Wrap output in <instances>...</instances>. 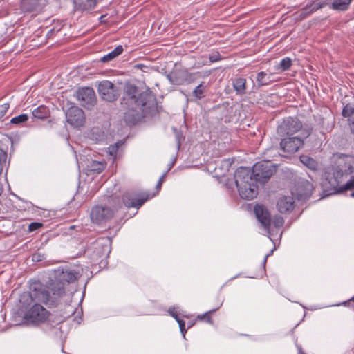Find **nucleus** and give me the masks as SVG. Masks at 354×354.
Wrapping results in <instances>:
<instances>
[{"label":"nucleus","mask_w":354,"mask_h":354,"mask_svg":"<svg viewBox=\"0 0 354 354\" xmlns=\"http://www.w3.org/2000/svg\"><path fill=\"white\" fill-rule=\"evenodd\" d=\"M2 192H3V187L1 185H0V196L1 195Z\"/></svg>","instance_id":"51"},{"label":"nucleus","mask_w":354,"mask_h":354,"mask_svg":"<svg viewBox=\"0 0 354 354\" xmlns=\"http://www.w3.org/2000/svg\"><path fill=\"white\" fill-rule=\"evenodd\" d=\"M335 165L333 170L337 176L346 178L354 173V156L336 153L333 154Z\"/></svg>","instance_id":"5"},{"label":"nucleus","mask_w":354,"mask_h":354,"mask_svg":"<svg viewBox=\"0 0 354 354\" xmlns=\"http://www.w3.org/2000/svg\"><path fill=\"white\" fill-rule=\"evenodd\" d=\"M292 64V59L290 57H285L282 59L277 66V69L281 71L288 70Z\"/></svg>","instance_id":"31"},{"label":"nucleus","mask_w":354,"mask_h":354,"mask_svg":"<svg viewBox=\"0 0 354 354\" xmlns=\"http://www.w3.org/2000/svg\"><path fill=\"white\" fill-rule=\"evenodd\" d=\"M351 196L354 198V192L351 194Z\"/></svg>","instance_id":"53"},{"label":"nucleus","mask_w":354,"mask_h":354,"mask_svg":"<svg viewBox=\"0 0 354 354\" xmlns=\"http://www.w3.org/2000/svg\"><path fill=\"white\" fill-rule=\"evenodd\" d=\"M65 293V288L61 282H51L49 285H45L39 280H34L30 283L29 292L21 295L19 301L24 307L35 303L52 308L57 306Z\"/></svg>","instance_id":"3"},{"label":"nucleus","mask_w":354,"mask_h":354,"mask_svg":"<svg viewBox=\"0 0 354 354\" xmlns=\"http://www.w3.org/2000/svg\"><path fill=\"white\" fill-rule=\"evenodd\" d=\"M105 166L103 163L97 161H93L91 165V170L92 171H97V173L102 172Z\"/></svg>","instance_id":"36"},{"label":"nucleus","mask_w":354,"mask_h":354,"mask_svg":"<svg viewBox=\"0 0 354 354\" xmlns=\"http://www.w3.org/2000/svg\"><path fill=\"white\" fill-rule=\"evenodd\" d=\"M110 252V250L108 245H101L97 243L96 247L93 253L92 259L95 263H100L101 261H98V258L95 257H98L99 258L105 259L109 256V253Z\"/></svg>","instance_id":"21"},{"label":"nucleus","mask_w":354,"mask_h":354,"mask_svg":"<svg viewBox=\"0 0 354 354\" xmlns=\"http://www.w3.org/2000/svg\"><path fill=\"white\" fill-rule=\"evenodd\" d=\"M68 308H70L71 310H69V313L67 315H63L64 319L70 317L75 313V308L73 306H68Z\"/></svg>","instance_id":"44"},{"label":"nucleus","mask_w":354,"mask_h":354,"mask_svg":"<svg viewBox=\"0 0 354 354\" xmlns=\"http://www.w3.org/2000/svg\"><path fill=\"white\" fill-rule=\"evenodd\" d=\"M344 178L337 176L336 171L333 170L332 175H328L322 183L323 192L326 196L340 193L341 183Z\"/></svg>","instance_id":"10"},{"label":"nucleus","mask_w":354,"mask_h":354,"mask_svg":"<svg viewBox=\"0 0 354 354\" xmlns=\"http://www.w3.org/2000/svg\"><path fill=\"white\" fill-rule=\"evenodd\" d=\"M268 255H266V256L265 257V258H264V261H263V263H264V265H265V264H266V261H267V258H268Z\"/></svg>","instance_id":"52"},{"label":"nucleus","mask_w":354,"mask_h":354,"mask_svg":"<svg viewBox=\"0 0 354 354\" xmlns=\"http://www.w3.org/2000/svg\"><path fill=\"white\" fill-rule=\"evenodd\" d=\"M281 138L280 149L284 152L293 154L303 147L304 142L303 138L298 136H286Z\"/></svg>","instance_id":"13"},{"label":"nucleus","mask_w":354,"mask_h":354,"mask_svg":"<svg viewBox=\"0 0 354 354\" xmlns=\"http://www.w3.org/2000/svg\"><path fill=\"white\" fill-rule=\"evenodd\" d=\"M316 0H310L306 5L299 11V16L301 19H306L319 9H322Z\"/></svg>","instance_id":"16"},{"label":"nucleus","mask_w":354,"mask_h":354,"mask_svg":"<svg viewBox=\"0 0 354 354\" xmlns=\"http://www.w3.org/2000/svg\"><path fill=\"white\" fill-rule=\"evenodd\" d=\"M123 50H124V49H123L122 46L119 45L116 48H115V49L113 50H112L111 52L109 53L107 55L102 57L101 58V61L102 62H109V61L113 59L114 58H115L116 57H118V55H121L122 53Z\"/></svg>","instance_id":"27"},{"label":"nucleus","mask_w":354,"mask_h":354,"mask_svg":"<svg viewBox=\"0 0 354 354\" xmlns=\"http://www.w3.org/2000/svg\"><path fill=\"white\" fill-rule=\"evenodd\" d=\"M120 106L123 120L129 126L136 125L160 111L156 96L149 87L144 89L129 82L124 85Z\"/></svg>","instance_id":"1"},{"label":"nucleus","mask_w":354,"mask_h":354,"mask_svg":"<svg viewBox=\"0 0 354 354\" xmlns=\"http://www.w3.org/2000/svg\"><path fill=\"white\" fill-rule=\"evenodd\" d=\"M24 314V319L35 326L45 323L49 318L50 313L40 304H32Z\"/></svg>","instance_id":"6"},{"label":"nucleus","mask_w":354,"mask_h":354,"mask_svg":"<svg viewBox=\"0 0 354 354\" xmlns=\"http://www.w3.org/2000/svg\"><path fill=\"white\" fill-rule=\"evenodd\" d=\"M277 207L281 213H287L291 212L295 207V201L290 196L280 197L277 201Z\"/></svg>","instance_id":"17"},{"label":"nucleus","mask_w":354,"mask_h":354,"mask_svg":"<svg viewBox=\"0 0 354 354\" xmlns=\"http://www.w3.org/2000/svg\"><path fill=\"white\" fill-rule=\"evenodd\" d=\"M351 302L354 303V296L353 297H351L350 299H348V301L342 303V304L344 305V306H349Z\"/></svg>","instance_id":"46"},{"label":"nucleus","mask_w":354,"mask_h":354,"mask_svg":"<svg viewBox=\"0 0 354 354\" xmlns=\"http://www.w3.org/2000/svg\"><path fill=\"white\" fill-rule=\"evenodd\" d=\"M64 321V319H61L59 321V323L62 322Z\"/></svg>","instance_id":"55"},{"label":"nucleus","mask_w":354,"mask_h":354,"mask_svg":"<svg viewBox=\"0 0 354 354\" xmlns=\"http://www.w3.org/2000/svg\"><path fill=\"white\" fill-rule=\"evenodd\" d=\"M256 81L259 88L263 86H267L271 82L270 76L264 71H261L257 73Z\"/></svg>","instance_id":"28"},{"label":"nucleus","mask_w":354,"mask_h":354,"mask_svg":"<svg viewBox=\"0 0 354 354\" xmlns=\"http://www.w3.org/2000/svg\"><path fill=\"white\" fill-rule=\"evenodd\" d=\"M254 213L261 225L266 229L269 228L271 223V219L270 213L264 205L259 204L256 205L254 206Z\"/></svg>","instance_id":"15"},{"label":"nucleus","mask_w":354,"mask_h":354,"mask_svg":"<svg viewBox=\"0 0 354 354\" xmlns=\"http://www.w3.org/2000/svg\"><path fill=\"white\" fill-rule=\"evenodd\" d=\"M67 122L73 127H80L85 122L84 113L82 109L76 106H71L66 113Z\"/></svg>","instance_id":"14"},{"label":"nucleus","mask_w":354,"mask_h":354,"mask_svg":"<svg viewBox=\"0 0 354 354\" xmlns=\"http://www.w3.org/2000/svg\"><path fill=\"white\" fill-rule=\"evenodd\" d=\"M112 209L107 206L96 205L92 209L90 217L93 223L102 224L112 219L115 212L121 207V205L113 206Z\"/></svg>","instance_id":"7"},{"label":"nucleus","mask_w":354,"mask_h":354,"mask_svg":"<svg viewBox=\"0 0 354 354\" xmlns=\"http://www.w3.org/2000/svg\"><path fill=\"white\" fill-rule=\"evenodd\" d=\"M79 277V273L75 270L66 269L62 270L61 273L59 274V279L55 280L54 282H61L64 288L65 283H71L75 282Z\"/></svg>","instance_id":"18"},{"label":"nucleus","mask_w":354,"mask_h":354,"mask_svg":"<svg viewBox=\"0 0 354 354\" xmlns=\"http://www.w3.org/2000/svg\"><path fill=\"white\" fill-rule=\"evenodd\" d=\"M168 312L176 321L180 319L176 308H169Z\"/></svg>","instance_id":"41"},{"label":"nucleus","mask_w":354,"mask_h":354,"mask_svg":"<svg viewBox=\"0 0 354 354\" xmlns=\"http://www.w3.org/2000/svg\"><path fill=\"white\" fill-rule=\"evenodd\" d=\"M166 175H167V172L164 173L161 176V177L159 178L158 182V183L156 185V189H158V191H159L161 189L162 185V183H163V182L165 180Z\"/></svg>","instance_id":"43"},{"label":"nucleus","mask_w":354,"mask_h":354,"mask_svg":"<svg viewBox=\"0 0 354 354\" xmlns=\"http://www.w3.org/2000/svg\"><path fill=\"white\" fill-rule=\"evenodd\" d=\"M300 130H301L302 138H307L310 135L313 128L309 127L302 129V123L298 118L288 117L278 126L277 132L281 137H284L292 136Z\"/></svg>","instance_id":"4"},{"label":"nucleus","mask_w":354,"mask_h":354,"mask_svg":"<svg viewBox=\"0 0 354 354\" xmlns=\"http://www.w3.org/2000/svg\"><path fill=\"white\" fill-rule=\"evenodd\" d=\"M283 223H284V220L281 216H276L272 220V224L277 227H282Z\"/></svg>","instance_id":"39"},{"label":"nucleus","mask_w":354,"mask_h":354,"mask_svg":"<svg viewBox=\"0 0 354 354\" xmlns=\"http://www.w3.org/2000/svg\"><path fill=\"white\" fill-rule=\"evenodd\" d=\"M195 324V321H190L187 323V328H192Z\"/></svg>","instance_id":"48"},{"label":"nucleus","mask_w":354,"mask_h":354,"mask_svg":"<svg viewBox=\"0 0 354 354\" xmlns=\"http://www.w3.org/2000/svg\"><path fill=\"white\" fill-rule=\"evenodd\" d=\"M97 91L100 97L108 102H115L120 95V91L113 82L102 80L98 83Z\"/></svg>","instance_id":"8"},{"label":"nucleus","mask_w":354,"mask_h":354,"mask_svg":"<svg viewBox=\"0 0 354 354\" xmlns=\"http://www.w3.org/2000/svg\"><path fill=\"white\" fill-rule=\"evenodd\" d=\"M353 0H333L331 9L337 11H346Z\"/></svg>","instance_id":"25"},{"label":"nucleus","mask_w":354,"mask_h":354,"mask_svg":"<svg viewBox=\"0 0 354 354\" xmlns=\"http://www.w3.org/2000/svg\"><path fill=\"white\" fill-rule=\"evenodd\" d=\"M317 3L321 5L320 7L323 8L325 6H328L331 9L333 0H316Z\"/></svg>","instance_id":"42"},{"label":"nucleus","mask_w":354,"mask_h":354,"mask_svg":"<svg viewBox=\"0 0 354 354\" xmlns=\"http://www.w3.org/2000/svg\"><path fill=\"white\" fill-rule=\"evenodd\" d=\"M147 193L143 192H127L122 197L123 204L127 207L139 209L150 198Z\"/></svg>","instance_id":"9"},{"label":"nucleus","mask_w":354,"mask_h":354,"mask_svg":"<svg viewBox=\"0 0 354 354\" xmlns=\"http://www.w3.org/2000/svg\"><path fill=\"white\" fill-rule=\"evenodd\" d=\"M299 159L300 161L310 169L313 171L317 170L318 163L313 158L306 155H301Z\"/></svg>","instance_id":"26"},{"label":"nucleus","mask_w":354,"mask_h":354,"mask_svg":"<svg viewBox=\"0 0 354 354\" xmlns=\"http://www.w3.org/2000/svg\"><path fill=\"white\" fill-rule=\"evenodd\" d=\"M116 200L119 201V198H118V197H113V198H111V201L113 202H115Z\"/></svg>","instance_id":"50"},{"label":"nucleus","mask_w":354,"mask_h":354,"mask_svg":"<svg viewBox=\"0 0 354 354\" xmlns=\"http://www.w3.org/2000/svg\"><path fill=\"white\" fill-rule=\"evenodd\" d=\"M276 172V167L270 161L258 162L250 169L239 167L234 174L236 185L242 198L251 200L258 194L257 183L264 184Z\"/></svg>","instance_id":"2"},{"label":"nucleus","mask_w":354,"mask_h":354,"mask_svg":"<svg viewBox=\"0 0 354 354\" xmlns=\"http://www.w3.org/2000/svg\"><path fill=\"white\" fill-rule=\"evenodd\" d=\"M219 308H220V306L217 307L215 309L210 310L203 314L198 315L196 318V321H204L207 323L212 324L214 322L212 318V315L214 312H216Z\"/></svg>","instance_id":"29"},{"label":"nucleus","mask_w":354,"mask_h":354,"mask_svg":"<svg viewBox=\"0 0 354 354\" xmlns=\"http://www.w3.org/2000/svg\"><path fill=\"white\" fill-rule=\"evenodd\" d=\"M222 59V56L217 51L210 54L209 56V59L212 63L221 61Z\"/></svg>","instance_id":"38"},{"label":"nucleus","mask_w":354,"mask_h":354,"mask_svg":"<svg viewBox=\"0 0 354 354\" xmlns=\"http://www.w3.org/2000/svg\"><path fill=\"white\" fill-rule=\"evenodd\" d=\"M180 332H181L183 336L185 337V334L187 333V329L185 327V328H180Z\"/></svg>","instance_id":"49"},{"label":"nucleus","mask_w":354,"mask_h":354,"mask_svg":"<svg viewBox=\"0 0 354 354\" xmlns=\"http://www.w3.org/2000/svg\"><path fill=\"white\" fill-rule=\"evenodd\" d=\"M75 97L80 104L87 109L93 106L97 102L94 89L88 86L79 88L76 91Z\"/></svg>","instance_id":"12"},{"label":"nucleus","mask_w":354,"mask_h":354,"mask_svg":"<svg viewBox=\"0 0 354 354\" xmlns=\"http://www.w3.org/2000/svg\"><path fill=\"white\" fill-rule=\"evenodd\" d=\"M342 115L348 118L351 132L354 134V106L351 104H346L342 109Z\"/></svg>","instance_id":"20"},{"label":"nucleus","mask_w":354,"mask_h":354,"mask_svg":"<svg viewBox=\"0 0 354 354\" xmlns=\"http://www.w3.org/2000/svg\"><path fill=\"white\" fill-rule=\"evenodd\" d=\"M354 189V177H351L348 181L346 182L344 185H342L340 188V193L346 191V190H352Z\"/></svg>","instance_id":"34"},{"label":"nucleus","mask_w":354,"mask_h":354,"mask_svg":"<svg viewBox=\"0 0 354 354\" xmlns=\"http://www.w3.org/2000/svg\"><path fill=\"white\" fill-rule=\"evenodd\" d=\"M74 8L80 12L90 11L98 3V0H73Z\"/></svg>","instance_id":"19"},{"label":"nucleus","mask_w":354,"mask_h":354,"mask_svg":"<svg viewBox=\"0 0 354 354\" xmlns=\"http://www.w3.org/2000/svg\"><path fill=\"white\" fill-rule=\"evenodd\" d=\"M28 120V116L27 114L23 113L18 116L14 117L11 119L10 123L12 124H21L26 122Z\"/></svg>","instance_id":"32"},{"label":"nucleus","mask_w":354,"mask_h":354,"mask_svg":"<svg viewBox=\"0 0 354 354\" xmlns=\"http://www.w3.org/2000/svg\"><path fill=\"white\" fill-rule=\"evenodd\" d=\"M10 108L9 103H4L0 105V118L5 115Z\"/></svg>","instance_id":"40"},{"label":"nucleus","mask_w":354,"mask_h":354,"mask_svg":"<svg viewBox=\"0 0 354 354\" xmlns=\"http://www.w3.org/2000/svg\"><path fill=\"white\" fill-rule=\"evenodd\" d=\"M314 187L308 180L299 178L292 191V194L299 201H306L312 195Z\"/></svg>","instance_id":"11"},{"label":"nucleus","mask_w":354,"mask_h":354,"mask_svg":"<svg viewBox=\"0 0 354 354\" xmlns=\"http://www.w3.org/2000/svg\"><path fill=\"white\" fill-rule=\"evenodd\" d=\"M134 67L137 69H142V68L145 67V66L142 64H137Z\"/></svg>","instance_id":"47"},{"label":"nucleus","mask_w":354,"mask_h":354,"mask_svg":"<svg viewBox=\"0 0 354 354\" xmlns=\"http://www.w3.org/2000/svg\"><path fill=\"white\" fill-rule=\"evenodd\" d=\"M48 110L45 106H40L35 109L32 111L34 118L38 119H45L48 117Z\"/></svg>","instance_id":"30"},{"label":"nucleus","mask_w":354,"mask_h":354,"mask_svg":"<svg viewBox=\"0 0 354 354\" xmlns=\"http://www.w3.org/2000/svg\"><path fill=\"white\" fill-rule=\"evenodd\" d=\"M7 160V152L0 147V175L1 174L3 167L6 165Z\"/></svg>","instance_id":"33"},{"label":"nucleus","mask_w":354,"mask_h":354,"mask_svg":"<svg viewBox=\"0 0 354 354\" xmlns=\"http://www.w3.org/2000/svg\"><path fill=\"white\" fill-rule=\"evenodd\" d=\"M172 167H173V164H171V166H169L168 170L171 169Z\"/></svg>","instance_id":"54"},{"label":"nucleus","mask_w":354,"mask_h":354,"mask_svg":"<svg viewBox=\"0 0 354 354\" xmlns=\"http://www.w3.org/2000/svg\"><path fill=\"white\" fill-rule=\"evenodd\" d=\"M120 143L117 142L115 145H110L108 148L109 154L115 158L117 156L118 151L119 149Z\"/></svg>","instance_id":"37"},{"label":"nucleus","mask_w":354,"mask_h":354,"mask_svg":"<svg viewBox=\"0 0 354 354\" xmlns=\"http://www.w3.org/2000/svg\"><path fill=\"white\" fill-rule=\"evenodd\" d=\"M44 226V224L40 222H32L29 224L28 227V232H33L35 231H37L41 228H42Z\"/></svg>","instance_id":"35"},{"label":"nucleus","mask_w":354,"mask_h":354,"mask_svg":"<svg viewBox=\"0 0 354 354\" xmlns=\"http://www.w3.org/2000/svg\"><path fill=\"white\" fill-rule=\"evenodd\" d=\"M39 6L38 0H21L20 8L24 12H32L37 10Z\"/></svg>","instance_id":"23"},{"label":"nucleus","mask_w":354,"mask_h":354,"mask_svg":"<svg viewBox=\"0 0 354 354\" xmlns=\"http://www.w3.org/2000/svg\"><path fill=\"white\" fill-rule=\"evenodd\" d=\"M207 92V84L203 81L198 85L192 92V96L196 100H201L204 98Z\"/></svg>","instance_id":"24"},{"label":"nucleus","mask_w":354,"mask_h":354,"mask_svg":"<svg viewBox=\"0 0 354 354\" xmlns=\"http://www.w3.org/2000/svg\"><path fill=\"white\" fill-rule=\"evenodd\" d=\"M232 86L236 94L245 95L247 93L246 79L236 77L232 81Z\"/></svg>","instance_id":"22"},{"label":"nucleus","mask_w":354,"mask_h":354,"mask_svg":"<svg viewBox=\"0 0 354 354\" xmlns=\"http://www.w3.org/2000/svg\"><path fill=\"white\" fill-rule=\"evenodd\" d=\"M178 324H179V327H180V328H185V322L184 320H183L182 319H178V321H176Z\"/></svg>","instance_id":"45"}]
</instances>
